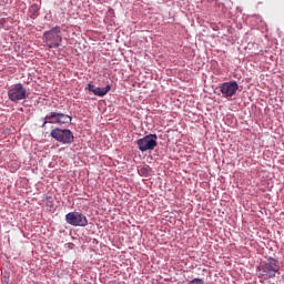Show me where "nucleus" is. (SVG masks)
I'll list each match as a JSON object with an SVG mask.
<instances>
[{
    "instance_id": "7",
    "label": "nucleus",
    "mask_w": 284,
    "mask_h": 284,
    "mask_svg": "<svg viewBox=\"0 0 284 284\" xmlns=\"http://www.w3.org/2000/svg\"><path fill=\"white\" fill-rule=\"evenodd\" d=\"M158 139L159 138L156 136V134H149L142 139H139L136 143L140 152H148V150H154V148H156L158 145Z\"/></svg>"
},
{
    "instance_id": "8",
    "label": "nucleus",
    "mask_w": 284,
    "mask_h": 284,
    "mask_svg": "<svg viewBox=\"0 0 284 284\" xmlns=\"http://www.w3.org/2000/svg\"><path fill=\"white\" fill-rule=\"evenodd\" d=\"M220 90H221V93L223 94V97H225L226 99L229 97H234V94H236V92H239V83L236 81L224 82L220 87Z\"/></svg>"
},
{
    "instance_id": "6",
    "label": "nucleus",
    "mask_w": 284,
    "mask_h": 284,
    "mask_svg": "<svg viewBox=\"0 0 284 284\" xmlns=\"http://www.w3.org/2000/svg\"><path fill=\"white\" fill-rule=\"evenodd\" d=\"M65 222L73 227H85L88 225V217L80 212H70L65 215Z\"/></svg>"
},
{
    "instance_id": "2",
    "label": "nucleus",
    "mask_w": 284,
    "mask_h": 284,
    "mask_svg": "<svg viewBox=\"0 0 284 284\" xmlns=\"http://www.w3.org/2000/svg\"><path fill=\"white\" fill-rule=\"evenodd\" d=\"M43 40L48 48H59L63 41V38L61 37V28L53 27L49 31H45L43 33Z\"/></svg>"
},
{
    "instance_id": "4",
    "label": "nucleus",
    "mask_w": 284,
    "mask_h": 284,
    "mask_svg": "<svg viewBox=\"0 0 284 284\" xmlns=\"http://www.w3.org/2000/svg\"><path fill=\"white\" fill-rule=\"evenodd\" d=\"M50 135L52 139L58 141L59 143H62L63 145H70L71 143H74V134L70 129H53L51 130Z\"/></svg>"
},
{
    "instance_id": "5",
    "label": "nucleus",
    "mask_w": 284,
    "mask_h": 284,
    "mask_svg": "<svg viewBox=\"0 0 284 284\" xmlns=\"http://www.w3.org/2000/svg\"><path fill=\"white\" fill-rule=\"evenodd\" d=\"M8 98L13 103H19V101L28 99V90L22 83L13 84L8 91Z\"/></svg>"
},
{
    "instance_id": "1",
    "label": "nucleus",
    "mask_w": 284,
    "mask_h": 284,
    "mask_svg": "<svg viewBox=\"0 0 284 284\" xmlns=\"http://www.w3.org/2000/svg\"><path fill=\"white\" fill-rule=\"evenodd\" d=\"M281 265L274 257H268L267 261L262 262L258 267V278L262 281H270V278H275L278 274Z\"/></svg>"
},
{
    "instance_id": "3",
    "label": "nucleus",
    "mask_w": 284,
    "mask_h": 284,
    "mask_svg": "<svg viewBox=\"0 0 284 284\" xmlns=\"http://www.w3.org/2000/svg\"><path fill=\"white\" fill-rule=\"evenodd\" d=\"M48 123L54 125H65V123H72V116L61 112H50L43 118L42 128H45Z\"/></svg>"
},
{
    "instance_id": "11",
    "label": "nucleus",
    "mask_w": 284,
    "mask_h": 284,
    "mask_svg": "<svg viewBox=\"0 0 284 284\" xmlns=\"http://www.w3.org/2000/svg\"><path fill=\"white\" fill-rule=\"evenodd\" d=\"M31 10H33V12H38L39 11V7L37 4L31 6Z\"/></svg>"
},
{
    "instance_id": "12",
    "label": "nucleus",
    "mask_w": 284,
    "mask_h": 284,
    "mask_svg": "<svg viewBox=\"0 0 284 284\" xmlns=\"http://www.w3.org/2000/svg\"><path fill=\"white\" fill-rule=\"evenodd\" d=\"M3 283H7L8 284V277H3Z\"/></svg>"
},
{
    "instance_id": "10",
    "label": "nucleus",
    "mask_w": 284,
    "mask_h": 284,
    "mask_svg": "<svg viewBox=\"0 0 284 284\" xmlns=\"http://www.w3.org/2000/svg\"><path fill=\"white\" fill-rule=\"evenodd\" d=\"M138 172H139L140 176H148L150 171L148 170V168L143 166V168L139 169Z\"/></svg>"
},
{
    "instance_id": "9",
    "label": "nucleus",
    "mask_w": 284,
    "mask_h": 284,
    "mask_svg": "<svg viewBox=\"0 0 284 284\" xmlns=\"http://www.w3.org/2000/svg\"><path fill=\"white\" fill-rule=\"evenodd\" d=\"M87 90H89V92H93L95 97H105V94L112 90V85L108 84L105 88H99L89 83Z\"/></svg>"
}]
</instances>
